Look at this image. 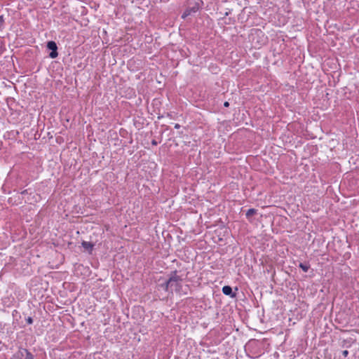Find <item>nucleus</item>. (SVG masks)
Wrapping results in <instances>:
<instances>
[{"label":"nucleus","instance_id":"nucleus-1","mask_svg":"<svg viewBox=\"0 0 359 359\" xmlns=\"http://www.w3.org/2000/svg\"><path fill=\"white\" fill-rule=\"evenodd\" d=\"M203 1L201 0H189V6L182 15V18L185 19L191 13H196L201 6Z\"/></svg>","mask_w":359,"mask_h":359},{"label":"nucleus","instance_id":"nucleus-2","mask_svg":"<svg viewBox=\"0 0 359 359\" xmlns=\"http://www.w3.org/2000/svg\"><path fill=\"white\" fill-rule=\"evenodd\" d=\"M180 280L177 277V271L175 270L171 271L169 278L163 283L161 284L160 286L163 287L165 291L168 292L173 288V280Z\"/></svg>","mask_w":359,"mask_h":359},{"label":"nucleus","instance_id":"nucleus-3","mask_svg":"<svg viewBox=\"0 0 359 359\" xmlns=\"http://www.w3.org/2000/svg\"><path fill=\"white\" fill-rule=\"evenodd\" d=\"M15 359H34V356L26 348H20L14 355Z\"/></svg>","mask_w":359,"mask_h":359},{"label":"nucleus","instance_id":"nucleus-4","mask_svg":"<svg viewBox=\"0 0 359 359\" xmlns=\"http://www.w3.org/2000/svg\"><path fill=\"white\" fill-rule=\"evenodd\" d=\"M46 47L48 49L51 50L49 53V57L52 59L56 58L58 55L56 43L53 41H50L47 43Z\"/></svg>","mask_w":359,"mask_h":359},{"label":"nucleus","instance_id":"nucleus-5","mask_svg":"<svg viewBox=\"0 0 359 359\" xmlns=\"http://www.w3.org/2000/svg\"><path fill=\"white\" fill-rule=\"evenodd\" d=\"M222 292L225 295L230 296L231 297H236V294L233 292L232 287L229 285H225L222 287Z\"/></svg>","mask_w":359,"mask_h":359},{"label":"nucleus","instance_id":"nucleus-6","mask_svg":"<svg viewBox=\"0 0 359 359\" xmlns=\"http://www.w3.org/2000/svg\"><path fill=\"white\" fill-rule=\"evenodd\" d=\"M177 277L180 279L179 280H173V287L176 292H180L182 285V282L183 280L182 278L180 276L177 275Z\"/></svg>","mask_w":359,"mask_h":359},{"label":"nucleus","instance_id":"nucleus-7","mask_svg":"<svg viewBox=\"0 0 359 359\" xmlns=\"http://www.w3.org/2000/svg\"><path fill=\"white\" fill-rule=\"evenodd\" d=\"M81 245L88 251H92L94 246L93 243L87 241H83Z\"/></svg>","mask_w":359,"mask_h":359},{"label":"nucleus","instance_id":"nucleus-8","mask_svg":"<svg viewBox=\"0 0 359 359\" xmlns=\"http://www.w3.org/2000/svg\"><path fill=\"white\" fill-rule=\"evenodd\" d=\"M257 210L254 208H250V209L248 210V211L246 212V214H245L246 217L248 219H250V217L255 215L257 213Z\"/></svg>","mask_w":359,"mask_h":359},{"label":"nucleus","instance_id":"nucleus-9","mask_svg":"<svg viewBox=\"0 0 359 359\" xmlns=\"http://www.w3.org/2000/svg\"><path fill=\"white\" fill-rule=\"evenodd\" d=\"M299 267L301 268L303 271L307 272L310 268V265L309 264L299 263Z\"/></svg>","mask_w":359,"mask_h":359},{"label":"nucleus","instance_id":"nucleus-10","mask_svg":"<svg viewBox=\"0 0 359 359\" xmlns=\"http://www.w3.org/2000/svg\"><path fill=\"white\" fill-rule=\"evenodd\" d=\"M4 25V19L3 15L0 16V29H1Z\"/></svg>","mask_w":359,"mask_h":359},{"label":"nucleus","instance_id":"nucleus-11","mask_svg":"<svg viewBox=\"0 0 359 359\" xmlns=\"http://www.w3.org/2000/svg\"><path fill=\"white\" fill-rule=\"evenodd\" d=\"M26 322L27 324L29 325H31L33 323V318L30 316L27 317L26 319H25Z\"/></svg>","mask_w":359,"mask_h":359},{"label":"nucleus","instance_id":"nucleus-12","mask_svg":"<svg viewBox=\"0 0 359 359\" xmlns=\"http://www.w3.org/2000/svg\"><path fill=\"white\" fill-rule=\"evenodd\" d=\"M348 351L347 350H344L342 351V355L344 356V357H347L348 355Z\"/></svg>","mask_w":359,"mask_h":359},{"label":"nucleus","instance_id":"nucleus-13","mask_svg":"<svg viewBox=\"0 0 359 359\" xmlns=\"http://www.w3.org/2000/svg\"><path fill=\"white\" fill-rule=\"evenodd\" d=\"M224 106L225 107H229V102H227V101L224 102Z\"/></svg>","mask_w":359,"mask_h":359},{"label":"nucleus","instance_id":"nucleus-14","mask_svg":"<svg viewBox=\"0 0 359 359\" xmlns=\"http://www.w3.org/2000/svg\"><path fill=\"white\" fill-rule=\"evenodd\" d=\"M151 144H152V145L156 146L158 144V142L155 140H153L151 141Z\"/></svg>","mask_w":359,"mask_h":359},{"label":"nucleus","instance_id":"nucleus-15","mask_svg":"<svg viewBox=\"0 0 359 359\" xmlns=\"http://www.w3.org/2000/svg\"><path fill=\"white\" fill-rule=\"evenodd\" d=\"M180 128V124L176 123V124L175 125V128L178 129V128Z\"/></svg>","mask_w":359,"mask_h":359},{"label":"nucleus","instance_id":"nucleus-16","mask_svg":"<svg viewBox=\"0 0 359 359\" xmlns=\"http://www.w3.org/2000/svg\"><path fill=\"white\" fill-rule=\"evenodd\" d=\"M27 194V189H25V190H24V191H22L21 192V194H23V195H24V194Z\"/></svg>","mask_w":359,"mask_h":359},{"label":"nucleus","instance_id":"nucleus-17","mask_svg":"<svg viewBox=\"0 0 359 359\" xmlns=\"http://www.w3.org/2000/svg\"><path fill=\"white\" fill-rule=\"evenodd\" d=\"M164 1H168V0H163Z\"/></svg>","mask_w":359,"mask_h":359}]
</instances>
